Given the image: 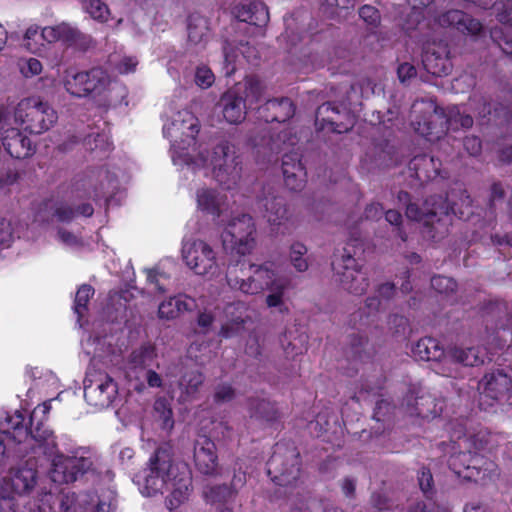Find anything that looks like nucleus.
I'll return each mask as SVG.
<instances>
[{
    "label": "nucleus",
    "mask_w": 512,
    "mask_h": 512,
    "mask_svg": "<svg viewBox=\"0 0 512 512\" xmlns=\"http://www.w3.org/2000/svg\"><path fill=\"white\" fill-rule=\"evenodd\" d=\"M1 140L7 154L15 159L31 157L36 151L30 138L17 128L6 129Z\"/></svg>",
    "instance_id": "26"
},
{
    "label": "nucleus",
    "mask_w": 512,
    "mask_h": 512,
    "mask_svg": "<svg viewBox=\"0 0 512 512\" xmlns=\"http://www.w3.org/2000/svg\"><path fill=\"white\" fill-rule=\"evenodd\" d=\"M189 43L205 48L212 37L208 18L199 13H191L187 18Z\"/></svg>",
    "instance_id": "31"
},
{
    "label": "nucleus",
    "mask_w": 512,
    "mask_h": 512,
    "mask_svg": "<svg viewBox=\"0 0 512 512\" xmlns=\"http://www.w3.org/2000/svg\"><path fill=\"white\" fill-rule=\"evenodd\" d=\"M13 242V228L10 221L0 218V248H8Z\"/></svg>",
    "instance_id": "60"
},
{
    "label": "nucleus",
    "mask_w": 512,
    "mask_h": 512,
    "mask_svg": "<svg viewBox=\"0 0 512 512\" xmlns=\"http://www.w3.org/2000/svg\"><path fill=\"white\" fill-rule=\"evenodd\" d=\"M368 338L359 334L350 336L349 351L354 360L365 362L372 358L373 352L368 349Z\"/></svg>",
    "instance_id": "44"
},
{
    "label": "nucleus",
    "mask_w": 512,
    "mask_h": 512,
    "mask_svg": "<svg viewBox=\"0 0 512 512\" xmlns=\"http://www.w3.org/2000/svg\"><path fill=\"white\" fill-rule=\"evenodd\" d=\"M315 125L318 131L342 134L353 128L354 116L343 104L325 102L316 110Z\"/></svg>",
    "instance_id": "12"
},
{
    "label": "nucleus",
    "mask_w": 512,
    "mask_h": 512,
    "mask_svg": "<svg viewBox=\"0 0 512 512\" xmlns=\"http://www.w3.org/2000/svg\"><path fill=\"white\" fill-rule=\"evenodd\" d=\"M193 460L201 474L213 476L217 473L219 463L216 444L206 435H200L195 440Z\"/></svg>",
    "instance_id": "20"
},
{
    "label": "nucleus",
    "mask_w": 512,
    "mask_h": 512,
    "mask_svg": "<svg viewBox=\"0 0 512 512\" xmlns=\"http://www.w3.org/2000/svg\"><path fill=\"white\" fill-rule=\"evenodd\" d=\"M203 381V374L199 371H190L182 375L179 380V387L182 391L181 400L189 401L198 392Z\"/></svg>",
    "instance_id": "39"
},
{
    "label": "nucleus",
    "mask_w": 512,
    "mask_h": 512,
    "mask_svg": "<svg viewBox=\"0 0 512 512\" xmlns=\"http://www.w3.org/2000/svg\"><path fill=\"white\" fill-rule=\"evenodd\" d=\"M431 287L439 294L449 295L456 291L457 282L451 277L436 275L431 278Z\"/></svg>",
    "instance_id": "50"
},
{
    "label": "nucleus",
    "mask_w": 512,
    "mask_h": 512,
    "mask_svg": "<svg viewBox=\"0 0 512 512\" xmlns=\"http://www.w3.org/2000/svg\"><path fill=\"white\" fill-rule=\"evenodd\" d=\"M241 85V95H243L249 109H255L254 105L258 104L264 93V86L260 79L255 75L246 76Z\"/></svg>",
    "instance_id": "37"
},
{
    "label": "nucleus",
    "mask_w": 512,
    "mask_h": 512,
    "mask_svg": "<svg viewBox=\"0 0 512 512\" xmlns=\"http://www.w3.org/2000/svg\"><path fill=\"white\" fill-rule=\"evenodd\" d=\"M259 202L265 210L264 216L271 225H281L288 219V209L283 197L269 194Z\"/></svg>",
    "instance_id": "33"
},
{
    "label": "nucleus",
    "mask_w": 512,
    "mask_h": 512,
    "mask_svg": "<svg viewBox=\"0 0 512 512\" xmlns=\"http://www.w3.org/2000/svg\"><path fill=\"white\" fill-rule=\"evenodd\" d=\"M30 463L31 460H28L25 465L11 469L9 478L4 480V485L11 490L10 495L22 497L34 489L38 471L34 467V463L29 465Z\"/></svg>",
    "instance_id": "22"
},
{
    "label": "nucleus",
    "mask_w": 512,
    "mask_h": 512,
    "mask_svg": "<svg viewBox=\"0 0 512 512\" xmlns=\"http://www.w3.org/2000/svg\"><path fill=\"white\" fill-rule=\"evenodd\" d=\"M454 192L445 196L431 195L427 197L422 206L412 202L411 195L406 191H399L398 204L405 207L407 218L422 222L421 235L423 239L439 242L449 233L452 225V216L467 220L473 213L472 199L467 191H460V204L454 200Z\"/></svg>",
    "instance_id": "2"
},
{
    "label": "nucleus",
    "mask_w": 512,
    "mask_h": 512,
    "mask_svg": "<svg viewBox=\"0 0 512 512\" xmlns=\"http://www.w3.org/2000/svg\"><path fill=\"white\" fill-rule=\"evenodd\" d=\"M484 364V354L479 346L463 347L459 345L449 346L447 358L441 366V374L445 377H461V367H477Z\"/></svg>",
    "instance_id": "15"
},
{
    "label": "nucleus",
    "mask_w": 512,
    "mask_h": 512,
    "mask_svg": "<svg viewBox=\"0 0 512 512\" xmlns=\"http://www.w3.org/2000/svg\"><path fill=\"white\" fill-rule=\"evenodd\" d=\"M451 438L454 444H457V447L461 450L450 455L448 466L454 474L465 479V473H468L470 466L472 449L485 450L488 443L487 434L483 431H479L467 435L466 432L461 429L454 431Z\"/></svg>",
    "instance_id": "11"
},
{
    "label": "nucleus",
    "mask_w": 512,
    "mask_h": 512,
    "mask_svg": "<svg viewBox=\"0 0 512 512\" xmlns=\"http://www.w3.org/2000/svg\"><path fill=\"white\" fill-rule=\"evenodd\" d=\"M421 57L424 69L433 76H447L452 71L453 64L449 45L446 41L433 40L425 42Z\"/></svg>",
    "instance_id": "16"
},
{
    "label": "nucleus",
    "mask_w": 512,
    "mask_h": 512,
    "mask_svg": "<svg viewBox=\"0 0 512 512\" xmlns=\"http://www.w3.org/2000/svg\"><path fill=\"white\" fill-rule=\"evenodd\" d=\"M91 390H99V394L101 399L100 405H108L113 402L115 399L117 393H118V386L117 383L114 381V379L108 375H104V379L96 385L95 388H93L92 385H85L84 387V394L85 396L91 392Z\"/></svg>",
    "instance_id": "38"
},
{
    "label": "nucleus",
    "mask_w": 512,
    "mask_h": 512,
    "mask_svg": "<svg viewBox=\"0 0 512 512\" xmlns=\"http://www.w3.org/2000/svg\"><path fill=\"white\" fill-rule=\"evenodd\" d=\"M250 270L252 274L247 279L233 277L229 271L226 275L227 284L232 289H238L250 295L268 290L270 293L266 297L267 306L274 308L283 305V297L291 280L287 276L278 275L271 261L260 265L250 264Z\"/></svg>",
    "instance_id": "4"
},
{
    "label": "nucleus",
    "mask_w": 512,
    "mask_h": 512,
    "mask_svg": "<svg viewBox=\"0 0 512 512\" xmlns=\"http://www.w3.org/2000/svg\"><path fill=\"white\" fill-rule=\"evenodd\" d=\"M205 500L211 504H227L234 502L237 497L228 484L212 485L204 491Z\"/></svg>",
    "instance_id": "41"
},
{
    "label": "nucleus",
    "mask_w": 512,
    "mask_h": 512,
    "mask_svg": "<svg viewBox=\"0 0 512 512\" xmlns=\"http://www.w3.org/2000/svg\"><path fill=\"white\" fill-rule=\"evenodd\" d=\"M394 406L385 399H380L376 402L373 411V419L376 421H384L385 417L392 413Z\"/></svg>",
    "instance_id": "63"
},
{
    "label": "nucleus",
    "mask_w": 512,
    "mask_h": 512,
    "mask_svg": "<svg viewBox=\"0 0 512 512\" xmlns=\"http://www.w3.org/2000/svg\"><path fill=\"white\" fill-rule=\"evenodd\" d=\"M307 251V247L300 242L293 243L290 247V261L298 272H305L309 267L308 261L304 257Z\"/></svg>",
    "instance_id": "49"
},
{
    "label": "nucleus",
    "mask_w": 512,
    "mask_h": 512,
    "mask_svg": "<svg viewBox=\"0 0 512 512\" xmlns=\"http://www.w3.org/2000/svg\"><path fill=\"white\" fill-rule=\"evenodd\" d=\"M232 14L237 20L257 27L265 26L269 21L268 8L263 2L235 5Z\"/></svg>",
    "instance_id": "29"
},
{
    "label": "nucleus",
    "mask_w": 512,
    "mask_h": 512,
    "mask_svg": "<svg viewBox=\"0 0 512 512\" xmlns=\"http://www.w3.org/2000/svg\"><path fill=\"white\" fill-rule=\"evenodd\" d=\"M156 357V349L151 344H143L132 351L129 362L135 367L144 368Z\"/></svg>",
    "instance_id": "47"
},
{
    "label": "nucleus",
    "mask_w": 512,
    "mask_h": 512,
    "mask_svg": "<svg viewBox=\"0 0 512 512\" xmlns=\"http://www.w3.org/2000/svg\"><path fill=\"white\" fill-rule=\"evenodd\" d=\"M236 50L232 47L228 42H225L223 46V54H224V69L226 76H231L234 74L236 70L235 62H236Z\"/></svg>",
    "instance_id": "58"
},
{
    "label": "nucleus",
    "mask_w": 512,
    "mask_h": 512,
    "mask_svg": "<svg viewBox=\"0 0 512 512\" xmlns=\"http://www.w3.org/2000/svg\"><path fill=\"white\" fill-rule=\"evenodd\" d=\"M255 231L254 220L249 214L234 217L228 222L222 234L223 245L230 248L231 253L245 256L255 247Z\"/></svg>",
    "instance_id": "10"
},
{
    "label": "nucleus",
    "mask_w": 512,
    "mask_h": 512,
    "mask_svg": "<svg viewBox=\"0 0 512 512\" xmlns=\"http://www.w3.org/2000/svg\"><path fill=\"white\" fill-rule=\"evenodd\" d=\"M215 77L211 69L206 66L198 67L195 73V83L201 88H209Z\"/></svg>",
    "instance_id": "59"
},
{
    "label": "nucleus",
    "mask_w": 512,
    "mask_h": 512,
    "mask_svg": "<svg viewBox=\"0 0 512 512\" xmlns=\"http://www.w3.org/2000/svg\"><path fill=\"white\" fill-rule=\"evenodd\" d=\"M211 165L213 176L220 186L230 190L237 185L241 178V160L228 141H221L213 148Z\"/></svg>",
    "instance_id": "8"
},
{
    "label": "nucleus",
    "mask_w": 512,
    "mask_h": 512,
    "mask_svg": "<svg viewBox=\"0 0 512 512\" xmlns=\"http://www.w3.org/2000/svg\"><path fill=\"white\" fill-rule=\"evenodd\" d=\"M59 508L61 512H81L77 495L74 492L63 493L60 496Z\"/></svg>",
    "instance_id": "56"
},
{
    "label": "nucleus",
    "mask_w": 512,
    "mask_h": 512,
    "mask_svg": "<svg viewBox=\"0 0 512 512\" xmlns=\"http://www.w3.org/2000/svg\"><path fill=\"white\" fill-rule=\"evenodd\" d=\"M492 38L497 42L503 53L512 57V30H495L492 32Z\"/></svg>",
    "instance_id": "52"
},
{
    "label": "nucleus",
    "mask_w": 512,
    "mask_h": 512,
    "mask_svg": "<svg viewBox=\"0 0 512 512\" xmlns=\"http://www.w3.org/2000/svg\"><path fill=\"white\" fill-rule=\"evenodd\" d=\"M110 84L108 73L100 68L93 67L87 71L67 69L63 78L65 90L73 97L85 98L101 95Z\"/></svg>",
    "instance_id": "7"
},
{
    "label": "nucleus",
    "mask_w": 512,
    "mask_h": 512,
    "mask_svg": "<svg viewBox=\"0 0 512 512\" xmlns=\"http://www.w3.org/2000/svg\"><path fill=\"white\" fill-rule=\"evenodd\" d=\"M179 116L182 117L179 129L182 130V133L186 137L184 141L187 143L188 147L195 146L197 143V136L200 132L199 119L193 113L188 111L180 112Z\"/></svg>",
    "instance_id": "40"
},
{
    "label": "nucleus",
    "mask_w": 512,
    "mask_h": 512,
    "mask_svg": "<svg viewBox=\"0 0 512 512\" xmlns=\"http://www.w3.org/2000/svg\"><path fill=\"white\" fill-rule=\"evenodd\" d=\"M296 107L288 97L267 100L257 108L258 118L266 123H285L295 115Z\"/></svg>",
    "instance_id": "24"
},
{
    "label": "nucleus",
    "mask_w": 512,
    "mask_h": 512,
    "mask_svg": "<svg viewBox=\"0 0 512 512\" xmlns=\"http://www.w3.org/2000/svg\"><path fill=\"white\" fill-rule=\"evenodd\" d=\"M22 180V173L16 169L8 168L0 172V190L7 189Z\"/></svg>",
    "instance_id": "57"
},
{
    "label": "nucleus",
    "mask_w": 512,
    "mask_h": 512,
    "mask_svg": "<svg viewBox=\"0 0 512 512\" xmlns=\"http://www.w3.org/2000/svg\"><path fill=\"white\" fill-rule=\"evenodd\" d=\"M410 176L415 177L420 184L434 181L438 178L446 179L448 171L442 169V162L434 156L419 154L414 156L408 164Z\"/></svg>",
    "instance_id": "19"
},
{
    "label": "nucleus",
    "mask_w": 512,
    "mask_h": 512,
    "mask_svg": "<svg viewBox=\"0 0 512 512\" xmlns=\"http://www.w3.org/2000/svg\"><path fill=\"white\" fill-rule=\"evenodd\" d=\"M332 270L343 289L354 295L364 294L369 278L363 266L344 248L341 255H334Z\"/></svg>",
    "instance_id": "9"
},
{
    "label": "nucleus",
    "mask_w": 512,
    "mask_h": 512,
    "mask_svg": "<svg viewBox=\"0 0 512 512\" xmlns=\"http://www.w3.org/2000/svg\"><path fill=\"white\" fill-rule=\"evenodd\" d=\"M186 265L197 275H215L218 271L216 253L204 240L186 244L182 250Z\"/></svg>",
    "instance_id": "14"
},
{
    "label": "nucleus",
    "mask_w": 512,
    "mask_h": 512,
    "mask_svg": "<svg viewBox=\"0 0 512 512\" xmlns=\"http://www.w3.org/2000/svg\"><path fill=\"white\" fill-rule=\"evenodd\" d=\"M82 6L94 20L102 23L108 21L110 10L102 0H82Z\"/></svg>",
    "instance_id": "48"
},
{
    "label": "nucleus",
    "mask_w": 512,
    "mask_h": 512,
    "mask_svg": "<svg viewBox=\"0 0 512 512\" xmlns=\"http://www.w3.org/2000/svg\"><path fill=\"white\" fill-rule=\"evenodd\" d=\"M173 448L169 443H162L150 455L143 469L144 486L147 496L171 490L166 499L170 512L184 503L192 490V475L188 466L178 465L173 460Z\"/></svg>",
    "instance_id": "3"
},
{
    "label": "nucleus",
    "mask_w": 512,
    "mask_h": 512,
    "mask_svg": "<svg viewBox=\"0 0 512 512\" xmlns=\"http://www.w3.org/2000/svg\"><path fill=\"white\" fill-rule=\"evenodd\" d=\"M266 466L267 474L275 485L296 488L301 472V456L294 442H277Z\"/></svg>",
    "instance_id": "5"
},
{
    "label": "nucleus",
    "mask_w": 512,
    "mask_h": 512,
    "mask_svg": "<svg viewBox=\"0 0 512 512\" xmlns=\"http://www.w3.org/2000/svg\"><path fill=\"white\" fill-rule=\"evenodd\" d=\"M224 119L230 124L241 123L246 116L248 105L241 95V85L228 89L220 98Z\"/></svg>",
    "instance_id": "25"
},
{
    "label": "nucleus",
    "mask_w": 512,
    "mask_h": 512,
    "mask_svg": "<svg viewBox=\"0 0 512 512\" xmlns=\"http://www.w3.org/2000/svg\"><path fill=\"white\" fill-rule=\"evenodd\" d=\"M383 215H385V220L389 224H391V225L396 227L397 235L399 236V238L402 241H406L407 240V234H406V232L402 228V222H403L402 214L398 210L389 209L386 212H384Z\"/></svg>",
    "instance_id": "55"
},
{
    "label": "nucleus",
    "mask_w": 512,
    "mask_h": 512,
    "mask_svg": "<svg viewBox=\"0 0 512 512\" xmlns=\"http://www.w3.org/2000/svg\"><path fill=\"white\" fill-rule=\"evenodd\" d=\"M14 118L25 131L42 134L49 130L58 119L57 112L38 96L22 99L14 109Z\"/></svg>",
    "instance_id": "6"
},
{
    "label": "nucleus",
    "mask_w": 512,
    "mask_h": 512,
    "mask_svg": "<svg viewBox=\"0 0 512 512\" xmlns=\"http://www.w3.org/2000/svg\"><path fill=\"white\" fill-rule=\"evenodd\" d=\"M95 293L94 288L90 284H82L75 295L74 312L80 320L88 310V303Z\"/></svg>",
    "instance_id": "46"
},
{
    "label": "nucleus",
    "mask_w": 512,
    "mask_h": 512,
    "mask_svg": "<svg viewBox=\"0 0 512 512\" xmlns=\"http://www.w3.org/2000/svg\"><path fill=\"white\" fill-rule=\"evenodd\" d=\"M154 411L161 421V428L172 430L174 427L173 410L171 403L165 397H159L154 402Z\"/></svg>",
    "instance_id": "45"
},
{
    "label": "nucleus",
    "mask_w": 512,
    "mask_h": 512,
    "mask_svg": "<svg viewBox=\"0 0 512 512\" xmlns=\"http://www.w3.org/2000/svg\"><path fill=\"white\" fill-rule=\"evenodd\" d=\"M64 44L77 48L81 51H87L93 46V38L90 35L83 33L78 28L67 24L66 32L64 34Z\"/></svg>",
    "instance_id": "42"
},
{
    "label": "nucleus",
    "mask_w": 512,
    "mask_h": 512,
    "mask_svg": "<svg viewBox=\"0 0 512 512\" xmlns=\"http://www.w3.org/2000/svg\"><path fill=\"white\" fill-rule=\"evenodd\" d=\"M401 406L410 416L434 419L442 412V403L421 387L411 384L403 396Z\"/></svg>",
    "instance_id": "13"
},
{
    "label": "nucleus",
    "mask_w": 512,
    "mask_h": 512,
    "mask_svg": "<svg viewBox=\"0 0 512 512\" xmlns=\"http://www.w3.org/2000/svg\"><path fill=\"white\" fill-rule=\"evenodd\" d=\"M397 76L402 84H406L417 76L416 67L408 62L401 63L397 68Z\"/></svg>",
    "instance_id": "62"
},
{
    "label": "nucleus",
    "mask_w": 512,
    "mask_h": 512,
    "mask_svg": "<svg viewBox=\"0 0 512 512\" xmlns=\"http://www.w3.org/2000/svg\"><path fill=\"white\" fill-rule=\"evenodd\" d=\"M282 172L285 186L291 191H300L305 184V168L297 153L285 152L282 157Z\"/></svg>",
    "instance_id": "28"
},
{
    "label": "nucleus",
    "mask_w": 512,
    "mask_h": 512,
    "mask_svg": "<svg viewBox=\"0 0 512 512\" xmlns=\"http://www.w3.org/2000/svg\"><path fill=\"white\" fill-rule=\"evenodd\" d=\"M418 483L426 499L432 500L435 494L434 479L429 468L422 467L420 469V471L418 472Z\"/></svg>",
    "instance_id": "51"
},
{
    "label": "nucleus",
    "mask_w": 512,
    "mask_h": 512,
    "mask_svg": "<svg viewBox=\"0 0 512 512\" xmlns=\"http://www.w3.org/2000/svg\"><path fill=\"white\" fill-rule=\"evenodd\" d=\"M436 22L441 27L454 28L463 34L471 36H478L483 31V25L478 19L457 9L441 13L436 18Z\"/></svg>",
    "instance_id": "23"
},
{
    "label": "nucleus",
    "mask_w": 512,
    "mask_h": 512,
    "mask_svg": "<svg viewBox=\"0 0 512 512\" xmlns=\"http://www.w3.org/2000/svg\"><path fill=\"white\" fill-rule=\"evenodd\" d=\"M360 18L372 28H376L380 24L381 16L377 8L371 5H364L359 9Z\"/></svg>",
    "instance_id": "54"
},
{
    "label": "nucleus",
    "mask_w": 512,
    "mask_h": 512,
    "mask_svg": "<svg viewBox=\"0 0 512 512\" xmlns=\"http://www.w3.org/2000/svg\"><path fill=\"white\" fill-rule=\"evenodd\" d=\"M445 118L446 114H438L437 109L434 108L433 111L415 116L411 120V124L417 134L433 142L449 131Z\"/></svg>",
    "instance_id": "21"
},
{
    "label": "nucleus",
    "mask_w": 512,
    "mask_h": 512,
    "mask_svg": "<svg viewBox=\"0 0 512 512\" xmlns=\"http://www.w3.org/2000/svg\"><path fill=\"white\" fill-rule=\"evenodd\" d=\"M292 133L289 130H284L279 133L276 137L272 135H264L261 138L262 144L255 141L254 147L256 148L257 156L260 157L263 154L264 159L268 162L277 160V155L284 152L287 146H293L295 144V137H291Z\"/></svg>",
    "instance_id": "27"
},
{
    "label": "nucleus",
    "mask_w": 512,
    "mask_h": 512,
    "mask_svg": "<svg viewBox=\"0 0 512 512\" xmlns=\"http://www.w3.org/2000/svg\"><path fill=\"white\" fill-rule=\"evenodd\" d=\"M481 451L472 449L468 473H465L466 480L477 482L478 480H483L494 471L495 463L482 455Z\"/></svg>",
    "instance_id": "35"
},
{
    "label": "nucleus",
    "mask_w": 512,
    "mask_h": 512,
    "mask_svg": "<svg viewBox=\"0 0 512 512\" xmlns=\"http://www.w3.org/2000/svg\"><path fill=\"white\" fill-rule=\"evenodd\" d=\"M91 465L92 462L89 458L59 457L53 460L49 475L55 483L69 484L83 476Z\"/></svg>",
    "instance_id": "17"
},
{
    "label": "nucleus",
    "mask_w": 512,
    "mask_h": 512,
    "mask_svg": "<svg viewBox=\"0 0 512 512\" xmlns=\"http://www.w3.org/2000/svg\"><path fill=\"white\" fill-rule=\"evenodd\" d=\"M66 23L56 26L44 27L41 31V37L48 43L61 41L64 43V34L66 32Z\"/></svg>",
    "instance_id": "53"
},
{
    "label": "nucleus",
    "mask_w": 512,
    "mask_h": 512,
    "mask_svg": "<svg viewBox=\"0 0 512 512\" xmlns=\"http://www.w3.org/2000/svg\"><path fill=\"white\" fill-rule=\"evenodd\" d=\"M51 410L50 401L36 406L30 413L28 423L25 415L16 410L5 417L6 429L0 431V464L5 458L21 459L28 454V445L34 442L44 454H52L57 448L56 436L47 421Z\"/></svg>",
    "instance_id": "1"
},
{
    "label": "nucleus",
    "mask_w": 512,
    "mask_h": 512,
    "mask_svg": "<svg viewBox=\"0 0 512 512\" xmlns=\"http://www.w3.org/2000/svg\"><path fill=\"white\" fill-rule=\"evenodd\" d=\"M248 410L251 418L266 423L276 422L280 418V413L275 403L266 399L250 397L247 400Z\"/></svg>",
    "instance_id": "34"
},
{
    "label": "nucleus",
    "mask_w": 512,
    "mask_h": 512,
    "mask_svg": "<svg viewBox=\"0 0 512 512\" xmlns=\"http://www.w3.org/2000/svg\"><path fill=\"white\" fill-rule=\"evenodd\" d=\"M195 306L193 298L180 294L163 301L158 307V316L161 319H175L185 311H192Z\"/></svg>",
    "instance_id": "32"
},
{
    "label": "nucleus",
    "mask_w": 512,
    "mask_h": 512,
    "mask_svg": "<svg viewBox=\"0 0 512 512\" xmlns=\"http://www.w3.org/2000/svg\"><path fill=\"white\" fill-rule=\"evenodd\" d=\"M244 320L238 319L232 322L225 323L221 326L219 335L222 338L228 339L237 336L244 327Z\"/></svg>",
    "instance_id": "61"
},
{
    "label": "nucleus",
    "mask_w": 512,
    "mask_h": 512,
    "mask_svg": "<svg viewBox=\"0 0 512 512\" xmlns=\"http://www.w3.org/2000/svg\"><path fill=\"white\" fill-rule=\"evenodd\" d=\"M223 199L215 189L202 188L197 191V206L202 212L219 218L222 212Z\"/></svg>",
    "instance_id": "36"
},
{
    "label": "nucleus",
    "mask_w": 512,
    "mask_h": 512,
    "mask_svg": "<svg viewBox=\"0 0 512 512\" xmlns=\"http://www.w3.org/2000/svg\"><path fill=\"white\" fill-rule=\"evenodd\" d=\"M469 106L476 110L477 115L482 118L491 113L490 103L482 96L470 98Z\"/></svg>",
    "instance_id": "64"
},
{
    "label": "nucleus",
    "mask_w": 512,
    "mask_h": 512,
    "mask_svg": "<svg viewBox=\"0 0 512 512\" xmlns=\"http://www.w3.org/2000/svg\"><path fill=\"white\" fill-rule=\"evenodd\" d=\"M445 123L448 125V130H457L459 127L468 129L473 126L474 120L460 106H453L447 110Z\"/></svg>",
    "instance_id": "43"
},
{
    "label": "nucleus",
    "mask_w": 512,
    "mask_h": 512,
    "mask_svg": "<svg viewBox=\"0 0 512 512\" xmlns=\"http://www.w3.org/2000/svg\"><path fill=\"white\" fill-rule=\"evenodd\" d=\"M412 355L416 360L420 361H446L447 350L439 340L433 337L420 338L412 347Z\"/></svg>",
    "instance_id": "30"
},
{
    "label": "nucleus",
    "mask_w": 512,
    "mask_h": 512,
    "mask_svg": "<svg viewBox=\"0 0 512 512\" xmlns=\"http://www.w3.org/2000/svg\"><path fill=\"white\" fill-rule=\"evenodd\" d=\"M479 386L483 394L501 405L512 406V376L503 370L486 373Z\"/></svg>",
    "instance_id": "18"
}]
</instances>
